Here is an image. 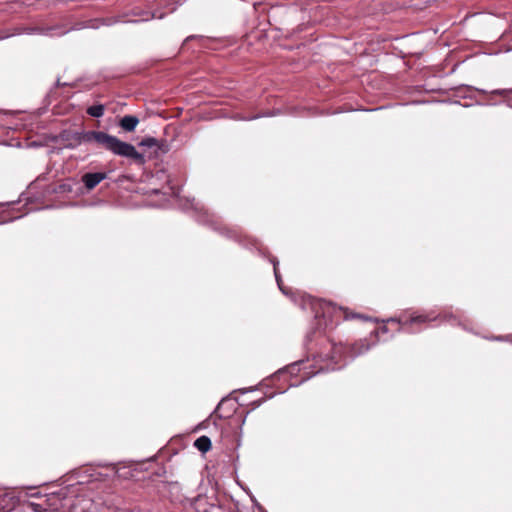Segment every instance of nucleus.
<instances>
[{
  "label": "nucleus",
  "instance_id": "nucleus-1",
  "mask_svg": "<svg viewBox=\"0 0 512 512\" xmlns=\"http://www.w3.org/2000/svg\"><path fill=\"white\" fill-rule=\"evenodd\" d=\"M272 263H273L275 279H276V282H277V285H278L280 291L284 295L288 296L293 303L298 305L303 312L307 313L308 317L310 318V327L305 336V345L308 346L312 342L314 337L316 336L317 330H318V327L320 324V322L318 320L320 301H319V299H317L305 292L292 291V290H289L286 287H284L283 283H282L281 276H280L278 268H277L278 261L276 259H273Z\"/></svg>",
  "mask_w": 512,
  "mask_h": 512
},
{
  "label": "nucleus",
  "instance_id": "nucleus-2",
  "mask_svg": "<svg viewBox=\"0 0 512 512\" xmlns=\"http://www.w3.org/2000/svg\"><path fill=\"white\" fill-rule=\"evenodd\" d=\"M80 140L84 143H96L117 156L133 159L140 164L145 162L144 156L132 144L123 142L103 131L84 132Z\"/></svg>",
  "mask_w": 512,
  "mask_h": 512
},
{
  "label": "nucleus",
  "instance_id": "nucleus-3",
  "mask_svg": "<svg viewBox=\"0 0 512 512\" xmlns=\"http://www.w3.org/2000/svg\"><path fill=\"white\" fill-rule=\"evenodd\" d=\"M370 349V346L365 343V341H361L360 343L356 344L355 347H352L348 349L347 347L340 344H331V355L327 359L329 361L326 366L324 367L322 365V372L324 370L327 371H334L337 369H341L343 366L346 365V354L348 351L350 352V358L353 359L354 357L361 355L365 352H367Z\"/></svg>",
  "mask_w": 512,
  "mask_h": 512
},
{
  "label": "nucleus",
  "instance_id": "nucleus-4",
  "mask_svg": "<svg viewBox=\"0 0 512 512\" xmlns=\"http://www.w3.org/2000/svg\"><path fill=\"white\" fill-rule=\"evenodd\" d=\"M322 320H325V324H327L326 318H329V321L331 323L338 324L341 319L348 320L353 318H359L365 321L372 320V318L361 315V314H346L342 308H337L334 305H332L331 302H326L324 299H322Z\"/></svg>",
  "mask_w": 512,
  "mask_h": 512
},
{
  "label": "nucleus",
  "instance_id": "nucleus-5",
  "mask_svg": "<svg viewBox=\"0 0 512 512\" xmlns=\"http://www.w3.org/2000/svg\"><path fill=\"white\" fill-rule=\"evenodd\" d=\"M438 318V316H432L431 314H419L411 316L410 319L406 321H402L400 318H389L386 322H397L402 325V329H405L406 325H413V324H422L427 323L430 321H434Z\"/></svg>",
  "mask_w": 512,
  "mask_h": 512
},
{
  "label": "nucleus",
  "instance_id": "nucleus-6",
  "mask_svg": "<svg viewBox=\"0 0 512 512\" xmlns=\"http://www.w3.org/2000/svg\"><path fill=\"white\" fill-rule=\"evenodd\" d=\"M17 498L12 491L0 488V512H8L14 509Z\"/></svg>",
  "mask_w": 512,
  "mask_h": 512
},
{
  "label": "nucleus",
  "instance_id": "nucleus-7",
  "mask_svg": "<svg viewBox=\"0 0 512 512\" xmlns=\"http://www.w3.org/2000/svg\"><path fill=\"white\" fill-rule=\"evenodd\" d=\"M106 178L105 172L86 173L82 176V182L88 190H91Z\"/></svg>",
  "mask_w": 512,
  "mask_h": 512
},
{
  "label": "nucleus",
  "instance_id": "nucleus-8",
  "mask_svg": "<svg viewBox=\"0 0 512 512\" xmlns=\"http://www.w3.org/2000/svg\"><path fill=\"white\" fill-rule=\"evenodd\" d=\"M139 123V119L133 115H125L121 118L119 122V126L127 132H132L135 130L136 126Z\"/></svg>",
  "mask_w": 512,
  "mask_h": 512
},
{
  "label": "nucleus",
  "instance_id": "nucleus-9",
  "mask_svg": "<svg viewBox=\"0 0 512 512\" xmlns=\"http://www.w3.org/2000/svg\"><path fill=\"white\" fill-rule=\"evenodd\" d=\"M303 365H305V362L303 360L299 361V362H294V363L286 366L285 368L278 370L277 373L275 374V376L280 377L281 375H283L285 373H289L290 375H296L301 371V369H302L301 366H303Z\"/></svg>",
  "mask_w": 512,
  "mask_h": 512
},
{
  "label": "nucleus",
  "instance_id": "nucleus-10",
  "mask_svg": "<svg viewBox=\"0 0 512 512\" xmlns=\"http://www.w3.org/2000/svg\"><path fill=\"white\" fill-rule=\"evenodd\" d=\"M194 446L201 452H207L211 448V440L207 436H201L196 439Z\"/></svg>",
  "mask_w": 512,
  "mask_h": 512
},
{
  "label": "nucleus",
  "instance_id": "nucleus-11",
  "mask_svg": "<svg viewBox=\"0 0 512 512\" xmlns=\"http://www.w3.org/2000/svg\"><path fill=\"white\" fill-rule=\"evenodd\" d=\"M139 145L147 148H153L155 150V153H157V151L161 149L160 143L158 142L157 139L153 137H146L142 139Z\"/></svg>",
  "mask_w": 512,
  "mask_h": 512
},
{
  "label": "nucleus",
  "instance_id": "nucleus-12",
  "mask_svg": "<svg viewBox=\"0 0 512 512\" xmlns=\"http://www.w3.org/2000/svg\"><path fill=\"white\" fill-rule=\"evenodd\" d=\"M104 112H105V107L102 104L93 105V106L88 107V109H87V113L90 116L95 117V118L102 117L104 115Z\"/></svg>",
  "mask_w": 512,
  "mask_h": 512
},
{
  "label": "nucleus",
  "instance_id": "nucleus-13",
  "mask_svg": "<svg viewBox=\"0 0 512 512\" xmlns=\"http://www.w3.org/2000/svg\"><path fill=\"white\" fill-rule=\"evenodd\" d=\"M512 93V89H496L489 93L490 99H492V96L499 95L503 98L509 97V95Z\"/></svg>",
  "mask_w": 512,
  "mask_h": 512
},
{
  "label": "nucleus",
  "instance_id": "nucleus-14",
  "mask_svg": "<svg viewBox=\"0 0 512 512\" xmlns=\"http://www.w3.org/2000/svg\"><path fill=\"white\" fill-rule=\"evenodd\" d=\"M29 507L34 511V512H44L46 511L45 508H43L42 505L38 504V503H34V502H30L29 503Z\"/></svg>",
  "mask_w": 512,
  "mask_h": 512
},
{
  "label": "nucleus",
  "instance_id": "nucleus-15",
  "mask_svg": "<svg viewBox=\"0 0 512 512\" xmlns=\"http://www.w3.org/2000/svg\"><path fill=\"white\" fill-rule=\"evenodd\" d=\"M496 341H508L512 343V334L506 335V336H496L493 338Z\"/></svg>",
  "mask_w": 512,
  "mask_h": 512
},
{
  "label": "nucleus",
  "instance_id": "nucleus-16",
  "mask_svg": "<svg viewBox=\"0 0 512 512\" xmlns=\"http://www.w3.org/2000/svg\"><path fill=\"white\" fill-rule=\"evenodd\" d=\"M309 378H310V375H309V376H306V375L303 373V376H302L301 381L291 383V384H290V386H298L299 384H301L302 382L306 381V380H307V379H309Z\"/></svg>",
  "mask_w": 512,
  "mask_h": 512
},
{
  "label": "nucleus",
  "instance_id": "nucleus-17",
  "mask_svg": "<svg viewBox=\"0 0 512 512\" xmlns=\"http://www.w3.org/2000/svg\"><path fill=\"white\" fill-rule=\"evenodd\" d=\"M163 17H164V14L158 13V12H153L151 15V18H154V19H162Z\"/></svg>",
  "mask_w": 512,
  "mask_h": 512
},
{
  "label": "nucleus",
  "instance_id": "nucleus-18",
  "mask_svg": "<svg viewBox=\"0 0 512 512\" xmlns=\"http://www.w3.org/2000/svg\"><path fill=\"white\" fill-rule=\"evenodd\" d=\"M312 368H315V370H313L312 372H309V373H304V374H305L306 376H309V375H310V377H311V376L316 375V374H318V373H319V371H320V370H319L318 368H316V367H315V365H312Z\"/></svg>",
  "mask_w": 512,
  "mask_h": 512
},
{
  "label": "nucleus",
  "instance_id": "nucleus-19",
  "mask_svg": "<svg viewBox=\"0 0 512 512\" xmlns=\"http://www.w3.org/2000/svg\"><path fill=\"white\" fill-rule=\"evenodd\" d=\"M443 318H444L445 320H449L450 318H455V317H454V316H452V315L444 314V315H443Z\"/></svg>",
  "mask_w": 512,
  "mask_h": 512
},
{
  "label": "nucleus",
  "instance_id": "nucleus-20",
  "mask_svg": "<svg viewBox=\"0 0 512 512\" xmlns=\"http://www.w3.org/2000/svg\"><path fill=\"white\" fill-rule=\"evenodd\" d=\"M380 331H381L382 333H386V332L388 331V329H387V327H386V326H383V327H381V328H380Z\"/></svg>",
  "mask_w": 512,
  "mask_h": 512
},
{
  "label": "nucleus",
  "instance_id": "nucleus-21",
  "mask_svg": "<svg viewBox=\"0 0 512 512\" xmlns=\"http://www.w3.org/2000/svg\"><path fill=\"white\" fill-rule=\"evenodd\" d=\"M477 91H479V92H481V93H484V94H487V91H485V90L477 89Z\"/></svg>",
  "mask_w": 512,
  "mask_h": 512
},
{
  "label": "nucleus",
  "instance_id": "nucleus-22",
  "mask_svg": "<svg viewBox=\"0 0 512 512\" xmlns=\"http://www.w3.org/2000/svg\"><path fill=\"white\" fill-rule=\"evenodd\" d=\"M271 115H275V114H274V113H273V114H271V113H268V114H266L265 116H271Z\"/></svg>",
  "mask_w": 512,
  "mask_h": 512
}]
</instances>
